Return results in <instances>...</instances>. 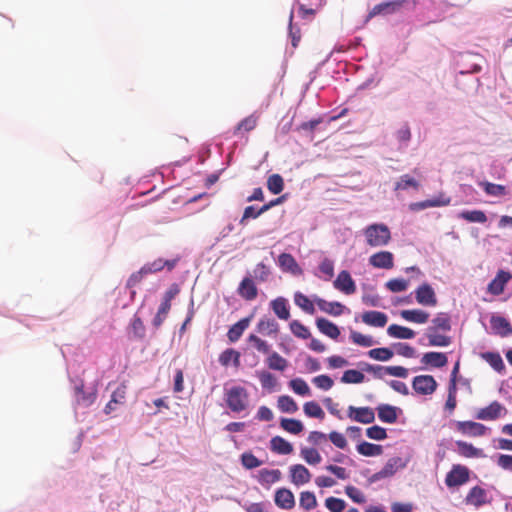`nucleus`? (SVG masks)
Segmentation results:
<instances>
[{
  "label": "nucleus",
  "instance_id": "obj_1",
  "mask_svg": "<svg viewBox=\"0 0 512 512\" xmlns=\"http://www.w3.org/2000/svg\"><path fill=\"white\" fill-rule=\"evenodd\" d=\"M366 242L371 247L387 245L391 240V232L385 224H371L364 229Z\"/></svg>",
  "mask_w": 512,
  "mask_h": 512
},
{
  "label": "nucleus",
  "instance_id": "obj_2",
  "mask_svg": "<svg viewBox=\"0 0 512 512\" xmlns=\"http://www.w3.org/2000/svg\"><path fill=\"white\" fill-rule=\"evenodd\" d=\"M225 401L233 412H241L248 406V394L241 386H232L225 389Z\"/></svg>",
  "mask_w": 512,
  "mask_h": 512
},
{
  "label": "nucleus",
  "instance_id": "obj_3",
  "mask_svg": "<svg viewBox=\"0 0 512 512\" xmlns=\"http://www.w3.org/2000/svg\"><path fill=\"white\" fill-rule=\"evenodd\" d=\"M406 3L416 5V0H390L375 5L368 14V18H373L377 15L393 14L401 9Z\"/></svg>",
  "mask_w": 512,
  "mask_h": 512
},
{
  "label": "nucleus",
  "instance_id": "obj_4",
  "mask_svg": "<svg viewBox=\"0 0 512 512\" xmlns=\"http://www.w3.org/2000/svg\"><path fill=\"white\" fill-rule=\"evenodd\" d=\"M469 480V469L466 466L457 464L447 473L445 484L448 487H457L465 484Z\"/></svg>",
  "mask_w": 512,
  "mask_h": 512
},
{
  "label": "nucleus",
  "instance_id": "obj_5",
  "mask_svg": "<svg viewBox=\"0 0 512 512\" xmlns=\"http://www.w3.org/2000/svg\"><path fill=\"white\" fill-rule=\"evenodd\" d=\"M412 387L418 394L431 395L437 389V382L431 375H419L414 377Z\"/></svg>",
  "mask_w": 512,
  "mask_h": 512
},
{
  "label": "nucleus",
  "instance_id": "obj_6",
  "mask_svg": "<svg viewBox=\"0 0 512 512\" xmlns=\"http://www.w3.org/2000/svg\"><path fill=\"white\" fill-rule=\"evenodd\" d=\"M455 426L459 433L470 437H480L487 432L485 425L474 421H458Z\"/></svg>",
  "mask_w": 512,
  "mask_h": 512
},
{
  "label": "nucleus",
  "instance_id": "obj_7",
  "mask_svg": "<svg viewBox=\"0 0 512 512\" xmlns=\"http://www.w3.org/2000/svg\"><path fill=\"white\" fill-rule=\"evenodd\" d=\"M415 297L416 301L423 306L434 307L437 304L436 294L433 288L427 283L421 284L415 290Z\"/></svg>",
  "mask_w": 512,
  "mask_h": 512
},
{
  "label": "nucleus",
  "instance_id": "obj_8",
  "mask_svg": "<svg viewBox=\"0 0 512 512\" xmlns=\"http://www.w3.org/2000/svg\"><path fill=\"white\" fill-rule=\"evenodd\" d=\"M348 417L362 424H370L375 420V413L370 407H348Z\"/></svg>",
  "mask_w": 512,
  "mask_h": 512
},
{
  "label": "nucleus",
  "instance_id": "obj_9",
  "mask_svg": "<svg viewBox=\"0 0 512 512\" xmlns=\"http://www.w3.org/2000/svg\"><path fill=\"white\" fill-rule=\"evenodd\" d=\"M333 286L335 289L343 292L346 295H351L356 292V284L350 273L346 270L339 272L337 278L333 282Z\"/></svg>",
  "mask_w": 512,
  "mask_h": 512
},
{
  "label": "nucleus",
  "instance_id": "obj_10",
  "mask_svg": "<svg viewBox=\"0 0 512 512\" xmlns=\"http://www.w3.org/2000/svg\"><path fill=\"white\" fill-rule=\"evenodd\" d=\"M512 275L508 271L499 270L495 278L488 284L487 291L494 296L504 292L506 284L511 280Z\"/></svg>",
  "mask_w": 512,
  "mask_h": 512
},
{
  "label": "nucleus",
  "instance_id": "obj_11",
  "mask_svg": "<svg viewBox=\"0 0 512 512\" xmlns=\"http://www.w3.org/2000/svg\"><path fill=\"white\" fill-rule=\"evenodd\" d=\"M369 263L375 268L391 269L394 266V256L389 251H380L370 256Z\"/></svg>",
  "mask_w": 512,
  "mask_h": 512
},
{
  "label": "nucleus",
  "instance_id": "obj_12",
  "mask_svg": "<svg viewBox=\"0 0 512 512\" xmlns=\"http://www.w3.org/2000/svg\"><path fill=\"white\" fill-rule=\"evenodd\" d=\"M503 411H506L505 408L499 402L493 401L487 407L479 409L476 418L479 420H496Z\"/></svg>",
  "mask_w": 512,
  "mask_h": 512
},
{
  "label": "nucleus",
  "instance_id": "obj_13",
  "mask_svg": "<svg viewBox=\"0 0 512 512\" xmlns=\"http://www.w3.org/2000/svg\"><path fill=\"white\" fill-rule=\"evenodd\" d=\"M291 482L297 486L306 484L311 479L310 471L301 464L290 467Z\"/></svg>",
  "mask_w": 512,
  "mask_h": 512
},
{
  "label": "nucleus",
  "instance_id": "obj_14",
  "mask_svg": "<svg viewBox=\"0 0 512 512\" xmlns=\"http://www.w3.org/2000/svg\"><path fill=\"white\" fill-rule=\"evenodd\" d=\"M275 504L282 509L290 510L295 506L293 493L286 488L278 489L275 493Z\"/></svg>",
  "mask_w": 512,
  "mask_h": 512
},
{
  "label": "nucleus",
  "instance_id": "obj_15",
  "mask_svg": "<svg viewBox=\"0 0 512 512\" xmlns=\"http://www.w3.org/2000/svg\"><path fill=\"white\" fill-rule=\"evenodd\" d=\"M465 501L467 504L475 507H480L488 503L487 492L480 486H475L470 489Z\"/></svg>",
  "mask_w": 512,
  "mask_h": 512
},
{
  "label": "nucleus",
  "instance_id": "obj_16",
  "mask_svg": "<svg viewBox=\"0 0 512 512\" xmlns=\"http://www.w3.org/2000/svg\"><path fill=\"white\" fill-rule=\"evenodd\" d=\"M490 325L493 331L501 337H507L512 334V325L502 316H492Z\"/></svg>",
  "mask_w": 512,
  "mask_h": 512
},
{
  "label": "nucleus",
  "instance_id": "obj_17",
  "mask_svg": "<svg viewBox=\"0 0 512 512\" xmlns=\"http://www.w3.org/2000/svg\"><path fill=\"white\" fill-rule=\"evenodd\" d=\"M314 301L322 312L332 316H340L345 309V306L340 302H329L318 297H316Z\"/></svg>",
  "mask_w": 512,
  "mask_h": 512
},
{
  "label": "nucleus",
  "instance_id": "obj_18",
  "mask_svg": "<svg viewBox=\"0 0 512 512\" xmlns=\"http://www.w3.org/2000/svg\"><path fill=\"white\" fill-rule=\"evenodd\" d=\"M425 336L428 339L429 346L446 347L452 343L450 336L439 334L435 328H427Z\"/></svg>",
  "mask_w": 512,
  "mask_h": 512
},
{
  "label": "nucleus",
  "instance_id": "obj_19",
  "mask_svg": "<svg viewBox=\"0 0 512 512\" xmlns=\"http://www.w3.org/2000/svg\"><path fill=\"white\" fill-rule=\"evenodd\" d=\"M146 335V328L142 321V319L135 315L129 326H128V336L132 340H144Z\"/></svg>",
  "mask_w": 512,
  "mask_h": 512
},
{
  "label": "nucleus",
  "instance_id": "obj_20",
  "mask_svg": "<svg viewBox=\"0 0 512 512\" xmlns=\"http://www.w3.org/2000/svg\"><path fill=\"white\" fill-rule=\"evenodd\" d=\"M362 321L369 326L384 327L387 324L388 317L380 311H367L362 315Z\"/></svg>",
  "mask_w": 512,
  "mask_h": 512
},
{
  "label": "nucleus",
  "instance_id": "obj_21",
  "mask_svg": "<svg viewBox=\"0 0 512 512\" xmlns=\"http://www.w3.org/2000/svg\"><path fill=\"white\" fill-rule=\"evenodd\" d=\"M457 452L465 458H482L484 453L482 449L474 447L471 443L465 441H456Z\"/></svg>",
  "mask_w": 512,
  "mask_h": 512
},
{
  "label": "nucleus",
  "instance_id": "obj_22",
  "mask_svg": "<svg viewBox=\"0 0 512 512\" xmlns=\"http://www.w3.org/2000/svg\"><path fill=\"white\" fill-rule=\"evenodd\" d=\"M421 363L435 368H442L448 363V358L442 352H427L422 356Z\"/></svg>",
  "mask_w": 512,
  "mask_h": 512
},
{
  "label": "nucleus",
  "instance_id": "obj_23",
  "mask_svg": "<svg viewBox=\"0 0 512 512\" xmlns=\"http://www.w3.org/2000/svg\"><path fill=\"white\" fill-rule=\"evenodd\" d=\"M398 408L389 404H381L377 407L378 418L384 422L393 424L398 419Z\"/></svg>",
  "mask_w": 512,
  "mask_h": 512
},
{
  "label": "nucleus",
  "instance_id": "obj_24",
  "mask_svg": "<svg viewBox=\"0 0 512 512\" xmlns=\"http://www.w3.org/2000/svg\"><path fill=\"white\" fill-rule=\"evenodd\" d=\"M253 315L245 317L235 323L228 331L227 337L231 342L237 341L243 334V332L249 327Z\"/></svg>",
  "mask_w": 512,
  "mask_h": 512
},
{
  "label": "nucleus",
  "instance_id": "obj_25",
  "mask_svg": "<svg viewBox=\"0 0 512 512\" xmlns=\"http://www.w3.org/2000/svg\"><path fill=\"white\" fill-rule=\"evenodd\" d=\"M317 328L321 333L331 339H337L340 335V329L336 324L325 318H318L316 320Z\"/></svg>",
  "mask_w": 512,
  "mask_h": 512
},
{
  "label": "nucleus",
  "instance_id": "obj_26",
  "mask_svg": "<svg viewBox=\"0 0 512 512\" xmlns=\"http://www.w3.org/2000/svg\"><path fill=\"white\" fill-rule=\"evenodd\" d=\"M75 397L78 404L87 407L94 403L97 394L95 390L84 391V385L81 383L75 387Z\"/></svg>",
  "mask_w": 512,
  "mask_h": 512
},
{
  "label": "nucleus",
  "instance_id": "obj_27",
  "mask_svg": "<svg viewBox=\"0 0 512 512\" xmlns=\"http://www.w3.org/2000/svg\"><path fill=\"white\" fill-rule=\"evenodd\" d=\"M450 203L449 198H445L444 196H440L434 199H428L421 202H415L410 204V209L413 211L423 210L430 207H441L446 206Z\"/></svg>",
  "mask_w": 512,
  "mask_h": 512
},
{
  "label": "nucleus",
  "instance_id": "obj_28",
  "mask_svg": "<svg viewBox=\"0 0 512 512\" xmlns=\"http://www.w3.org/2000/svg\"><path fill=\"white\" fill-rule=\"evenodd\" d=\"M400 315L404 320L417 324H424L429 319V314L420 309L402 310Z\"/></svg>",
  "mask_w": 512,
  "mask_h": 512
},
{
  "label": "nucleus",
  "instance_id": "obj_29",
  "mask_svg": "<svg viewBox=\"0 0 512 512\" xmlns=\"http://www.w3.org/2000/svg\"><path fill=\"white\" fill-rule=\"evenodd\" d=\"M387 334L397 339H412L415 336V332L412 329L397 324H391L387 328Z\"/></svg>",
  "mask_w": 512,
  "mask_h": 512
},
{
  "label": "nucleus",
  "instance_id": "obj_30",
  "mask_svg": "<svg viewBox=\"0 0 512 512\" xmlns=\"http://www.w3.org/2000/svg\"><path fill=\"white\" fill-rule=\"evenodd\" d=\"M279 265L284 271L291 272L293 274H297L301 271L299 265L297 264L295 258L288 253H282L279 258Z\"/></svg>",
  "mask_w": 512,
  "mask_h": 512
},
{
  "label": "nucleus",
  "instance_id": "obj_31",
  "mask_svg": "<svg viewBox=\"0 0 512 512\" xmlns=\"http://www.w3.org/2000/svg\"><path fill=\"white\" fill-rule=\"evenodd\" d=\"M270 443L271 449L278 454L287 455L293 451L292 444L280 436L273 437Z\"/></svg>",
  "mask_w": 512,
  "mask_h": 512
},
{
  "label": "nucleus",
  "instance_id": "obj_32",
  "mask_svg": "<svg viewBox=\"0 0 512 512\" xmlns=\"http://www.w3.org/2000/svg\"><path fill=\"white\" fill-rule=\"evenodd\" d=\"M429 328H435V330H440L443 332H449L451 330V318L447 313H438L432 319V326Z\"/></svg>",
  "mask_w": 512,
  "mask_h": 512
},
{
  "label": "nucleus",
  "instance_id": "obj_33",
  "mask_svg": "<svg viewBox=\"0 0 512 512\" xmlns=\"http://www.w3.org/2000/svg\"><path fill=\"white\" fill-rule=\"evenodd\" d=\"M219 362L222 366L227 367L233 363L235 367L240 366V353L234 349H226L219 356Z\"/></svg>",
  "mask_w": 512,
  "mask_h": 512
},
{
  "label": "nucleus",
  "instance_id": "obj_34",
  "mask_svg": "<svg viewBox=\"0 0 512 512\" xmlns=\"http://www.w3.org/2000/svg\"><path fill=\"white\" fill-rule=\"evenodd\" d=\"M272 309L278 318L282 320H288L290 317V311L287 305V300L279 297L272 301Z\"/></svg>",
  "mask_w": 512,
  "mask_h": 512
},
{
  "label": "nucleus",
  "instance_id": "obj_35",
  "mask_svg": "<svg viewBox=\"0 0 512 512\" xmlns=\"http://www.w3.org/2000/svg\"><path fill=\"white\" fill-rule=\"evenodd\" d=\"M356 448L359 454L367 457L378 456L383 452L381 445L369 443L366 441L358 444Z\"/></svg>",
  "mask_w": 512,
  "mask_h": 512
},
{
  "label": "nucleus",
  "instance_id": "obj_36",
  "mask_svg": "<svg viewBox=\"0 0 512 512\" xmlns=\"http://www.w3.org/2000/svg\"><path fill=\"white\" fill-rule=\"evenodd\" d=\"M239 294L245 299L251 300L256 297V286L250 278H245L238 288Z\"/></svg>",
  "mask_w": 512,
  "mask_h": 512
},
{
  "label": "nucleus",
  "instance_id": "obj_37",
  "mask_svg": "<svg viewBox=\"0 0 512 512\" xmlns=\"http://www.w3.org/2000/svg\"><path fill=\"white\" fill-rule=\"evenodd\" d=\"M458 217L471 223H485L487 221L486 214L481 210L462 211Z\"/></svg>",
  "mask_w": 512,
  "mask_h": 512
},
{
  "label": "nucleus",
  "instance_id": "obj_38",
  "mask_svg": "<svg viewBox=\"0 0 512 512\" xmlns=\"http://www.w3.org/2000/svg\"><path fill=\"white\" fill-rule=\"evenodd\" d=\"M364 380L365 375L361 371L355 369L346 370L341 377V382L345 384H360Z\"/></svg>",
  "mask_w": 512,
  "mask_h": 512
},
{
  "label": "nucleus",
  "instance_id": "obj_39",
  "mask_svg": "<svg viewBox=\"0 0 512 512\" xmlns=\"http://www.w3.org/2000/svg\"><path fill=\"white\" fill-rule=\"evenodd\" d=\"M280 425L285 431L295 435L301 433L304 429L301 421L292 418H282Z\"/></svg>",
  "mask_w": 512,
  "mask_h": 512
},
{
  "label": "nucleus",
  "instance_id": "obj_40",
  "mask_svg": "<svg viewBox=\"0 0 512 512\" xmlns=\"http://www.w3.org/2000/svg\"><path fill=\"white\" fill-rule=\"evenodd\" d=\"M482 357L497 372H503L505 370L504 362L499 353L486 352Z\"/></svg>",
  "mask_w": 512,
  "mask_h": 512
},
{
  "label": "nucleus",
  "instance_id": "obj_41",
  "mask_svg": "<svg viewBox=\"0 0 512 512\" xmlns=\"http://www.w3.org/2000/svg\"><path fill=\"white\" fill-rule=\"evenodd\" d=\"M294 301L303 311L308 314H314L315 308L313 302L303 293L296 292L294 295Z\"/></svg>",
  "mask_w": 512,
  "mask_h": 512
},
{
  "label": "nucleus",
  "instance_id": "obj_42",
  "mask_svg": "<svg viewBox=\"0 0 512 512\" xmlns=\"http://www.w3.org/2000/svg\"><path fill=\"white\" fill-rule=\"evenodd\" d=\"M480 186L483 188L485 193L490 196H504L506 195V187L501 184H494L488 181H484L480 183Z\"/></svg>",
  "mask_w": 512,
  "mask_h": 512
},
{
  "label": "nucleus",
  "instance_id": "obj_43",
  "mask_svg": "<svg viewBox=\"0 0 512 512\" xmlns=\"http://www.w3.org/2000/svg\"><path fill=\"white\" fill-rule=\"evenodd\" d=\"M304 413L308 417L323 419L325 417V413L321 406L316 401L306 402L303 406Z\"/></svg>",
  "mask_w": 512,
  "mask_h": 512
},
{
  "label": "nucleus",
  "instance_id": "obj_44",
  "mask_svg": "<svg viewBox=\"0 0 512 512\" xmlns=\"http://www.w3.org/2000/svg\"><path fill=\"white\" fill-rule=\"evenodd\" d=\"M267 365L272 370L283 371L287 367V360L276 352L267 358Z\"/></svg>",
  "mask_w": 512,
  "mask_h": 512
},
{
  "label": "nucleus",
  "instance_id": "obj_45",
  "mask_svg": "<svg viewBox=\"0 0 512 512\" xmlns=\"http://www.w3.org/2000/svg\"><path fill=\"white\" fill-rule=\"evenodd\" d=\"M300 455L310 465L319 464L322 460L321 455L315 448L304 447L301 449Z\"/></svg>",
  "mask_w": 512,
  "mask_h": 512
},
{
  "label": "nucleus",
  "instance_id": "obj_46",
  "mask_svg": "<svg viewBox=\"0 0 512 512\" xmlns=\"http://www.w3.org/2000/svg\"><path fill=\"white\" fill-rule=\"evenodd\" d=\"M368 355L374 360L388 361L393 357L394 353L387 347H381L369 350Z\"/></svg>",
  "mask_w": 512,
  "mask_h": 512
},
{
  "label": "nucleus",
  "instance_id": "obj_47",
  "mask_svg": "<svg viewBox=\"0 0 512 512\" xmlns=\"http://www.w3.org/2000/svg\"><path fill=\"white\" fill-rule=\"evenodd\" d=\"M278 407L282 412L295 413L298 410L297 403L290 396L283 395L278 399Z\"/></svg>",
  "mask_w": 512,
  "mask_h": 512
},
{
  "label": "nucleus",
  "instance_id": "obj_48",
  "mask_svg": "<svg viewBox=\"0 0 512 512\" xmlns=\"http://www.w3.org/2000/svg\"><path fill=\"white\" fill-rule=\"evenodd\" d=\"M267 187L273 194H279L284 188V181L281 175L272 174L267 180Z\"/></svg>",
  "mask_w": 512,
  "mask_h": 512
},
{
  "label": "nucleus",
  "instance_id": "obj_49",
  "mask_svg": "<svg viewBox=\"0 0 512 512\" xmlns=\"http://www.w3.org/2000/svg\"><path fill=\"white\" fill-rule=\"evenodd\" d=\"M290 330L296 337L301 339H308L311 336L309 329L298 320H293L290 323Z\"/></svg>",
  "mask_w": 512,
  "mask_h": 512
},
{
  "label": "nucleus",
  "instance_id": "obj_50",
  "mask_svg": "<svg viewBox=\"0 0 512 512\" xmlns=\"http://www.w3.org/2000/svg\"><path fill=\"white\" fill-rule=\"evenodd\" d=\"M289 386L298 395L305 396L310 394V388L308 384L301 378L292 379L289 382Z\"/></svg>",
  "mask_w": 512,
  "mask_h": 512
},
{
  "label": "nucleus",
  "instance_id": "obj_51",
  "mask_svg": "<svg viewBox=\"0 0 512 512\" xmlns=\"http://www.w3.org/2000/svg\"><path fill=\"white\" fill-rule=\"evenodd\" d=\"M299 504L305 510H311L317 506V500L312 492L304 491L300 494Z\"/></svg>",
  "mask_w": 512,
  "mask_h": 512
},
{
  "label": "nucleus",
  "instance_id": "obj_52",
  "mask_svg": "<svg viewBox=\"0 0 512 512\" xmlns=\"http://www.w3.org/2000/svg\"><path fill=\"white\" fill-rule=\"evenodd\" d=\"M171 309V304H167V302H162L159 309H158V312L157 314L155 315L153 321H152V324L155 328H159L164 320L166 319L169 311Z\"/></svg>",
  "mask_w": 512,
  "mask_h": 512
},
{
  "label": "nucleus",
  "instance_id": "obj_53",
  "mask_svg": "<svg viewBox=\"0 0 512 512\" xmlns=\"http://www.w3.org/2000/svg\"><path fill=\"white\" fill-rule=\"evenodd\" d=\"M350 338L356 345L363 347H371L374 344V340L371 336L364 335L357 331H351Z\"/></svg>",
  "mask_w": 512,
  "mask_h": 512
},
{
  "label": "nucleus",
  "instance_id": "obj_54",
  "mask_svg": "<svg viewBox=\"0 0 512 512\" xmlns=\"http://www.w3.org/2000/svg\"><path fill=\"white\" fill-rule=\"evenodd\" d=\"M410 187L418 189L419 183L408 174L401 176L395 184V190H406Z\"/></svg>",
  "mask_w": 512,
  "mask_h": 512
},
{
  "label": "nucleus",
  "instance_id": "obj_55",
  "mask_svg": "<svg viewBox=\"0 0 512 512\" xmlns=\"http://www.w3.org/2000/svg\"><path fill=\"white\" fill-rule=\"evenodd\" d=\"M386 287L393 293L405 291L409 286V281L405 279L395 278L386 282Z\"/></svg>",
  "mask_w": 512,
  "mask_h": 512
},
{
  "label": "nucleus",
  "instance_id": "obj_56",
  "mask_svg": "<svg viewBox=\"0 0 512 512\" xmlns=\"http://www.w3.org/2000/svg\"><path fill=\"white\" fill-rule=\"evenodd\" d=\"M256 127V118L249 116L242 120L235 128L234 134L240 135L242 132H249Z\"/></svg>",
  "mask_w": 512,
  "mask_h": 512
},
{
  "label": "nucleus",
  "instance_id": "obj_57",
  "mask_svg": "<svg viewBox=\"0 0 512 512\" xmlns=\"http://www.w3.org/2000/svg\"><path fill=\"white\" fill-rule=\"evenodd\" d=\"M325 506L330 512H342L345 509L346 503L340 498L328 497L325 500Z\"/></svg>",
  "mask_w": 512,
  "mask_h": 512
},
{
  "label": "nucleus",
  "instance_id": "obj_58",
  "mask_svg": "<svg viewBox=\"0 0 512 512\" xmlns=\"http://www.w3.org/2000/svg\"><path fill=\"white\" fill-rule=\"evenodd\" d=\"M281 478V472L278 469L267 470L263 469L260 471V480L265 483H275Z\"/></svg>",
  "mask_w": 512,
  "mask_h": 512
},
{
  "label": "nucleus",
  "instance_id": "obj_59",
  "mask_svg": "<svg viewBox=\"0 0 512 512\" xmlns=\"http://www.w3.org/2000/svg\"><path fill=\"white\" fill-rule=\"evenodd\" d=\"M366 435L373 440H384L387 438L386 429L377 425L367 428Z\"/></svg>",
  "mask_w": 512,
  "mask_h": 512
},
{
  "label": "nucleus",
  "instance_id": "obj_60",
  "mask_svg": "<svg viewBox=\"0 0 512 512\" xmlns=\"http://www.w3.org/2000/svg\"><path fill=\"white\" fill-rule=\"evenodd\" d=\"M313 383L322 390H329L333 387L334 382L328 375H318L313 378Z\"/></svg>",
  "mask_w": 512,
  "mask_h": 512
},
{
  "label": "nucleus",
  "instance_id": "obj_61",
  "mask_svg": "<svg viewBox=\"0 0 512 512\" xmlns=\"http://www.w3.org/2000/svg\"><path fill=\"white\" fill-rule=\"evenodd\" d=\"M126 391L127 386L126 384L122 383L120 384L116 390L113 391L111 395L112 403H115L116 405L123 404L125 402L126 398Z\"/></svg>",
  "mask_w": 512,
  "mask_h": 512
},
{
  "label": "nucleus",
  "instance_id": "obj_62",
  "mask_svg": "<svg viewBox=\"0 0 512 512\" xmlns=\"http://www.w3.org/2000/svg\"><path fill=\"white\" fill-rule=\"evenodd\" d=\"M328 438L339 449H345L348 445L345 436L340 432L332 431L329 433Z\"/></svg>",
  "mask_w": 512,
  "mask_h": 512
},
{
  "label": "nucleus",
  "instance_id": "obj_63",
  "mask_svg": "<svg viewBox=\"0 0 512 512\" xmlns=\"http://www.w3.org/2000/svg\"><path fill=\"white\" fill-rule=\"evenodd\" d=\"M319 270L326 276L325 280H330L334 275V263L332 260L325 258L319 265Z\"/></svg>",
  "mask_w": 512,
  "mask_h": 512
},
{
  "label": "nucleus",
  "instance_id": "obj_64",
  "mask_svg": "<svg viewBox=\"0 0 512 512\" xmlns=\"http://www.w3.org/2000/svg\"><path fill=\"white\" fill-rule=\"evenodd\" d=\"M397 353L403 357L412 358L415 356V349L407 343H397L394 345Z\"/></svg>",
  "mask_w": 512,
  "mask_h": 512
}]
</instances>
